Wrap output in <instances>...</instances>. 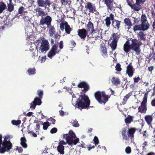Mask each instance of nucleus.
<instances>
[{
	"instance_id": "f257e3e1",
	"label": "nucleus",
	"mask_w": 155,
	"mask_h": 155,
	"mask_svg": "<svg viewBox=\"0 0 155 155\" xmlns=\"http://www.w3.org/2000/svg\"><path fill=\"white\" fill-rule=\"evenodd\" d=\"M137 129L134 127H130L129 126L122 129L121 134L123 140H125L126 143L128 142L130 139L131 143L133 142L134 134Z\"/></svg>"
},
{
	"instance_id": "f03ea898",
	"label": "nucleus",
	"mask_w": 155,
	"mask_h": 155,
	"mask_svg": "<svg viewBox=\"0 0 155 155\" xmlns=\"http://www.w3.org/2000/svg\"><path fill=\"white\" fill-rule=\"evenodd\" d=\"M90 101L87 95L84 94L79 95L77 99L75 107L80 110L88 108L90 106Z\"/></svg>"
},
{
	"instance_id": "7ed1b4c3",
	"label": "nucleus",
	"mask_w": 155,
	"mask_h": 155,
	"mask_svg": "<svg viewBox=\"0 0 155 155\" xmlns=\"http://www.w3.org/2000/svg\"><path fill=\"white\" fill-rule=\"evenodd\" d=\"M111 21H112V25L114 28H117L119 31L121 21L118 20L114 19V15L110 13L109 16H107L104 19L105 24L106 27L109 28L111 24Z\"/></svg>"
},
{
	"instance_id": "20e7f679",
	"label": "nucleus",
	"mask_w": 155,
	"mask_h": 155,
	"mask_svg": "<svg viewBox=\"0 0 155 155\" xmlns=\"http://www.w3.org/2000/svg\"><path fill=\"white\" fill-rule=\"evenodd\" d=\"M120 38V34L118 32L113 33L110 37L109 41L110 42L109 45L113 51L115 50L116 49L118 41Z\"/></svg>"
},
{
	"instance_id": "39448f33",
	"label": "nucleus",
	"mask_w": 155,
	"mask_h": 155,
	"mask_svg": "<svg viewBox=\"0 0 155 155\" xmlns=\"http://www.w3.org/2000/svg\"><path fill=\"white\" fill-rule=\"evenodd\" d=\"M94 96L97 101L101 104H105L109 98L108 95H106L104 91H97L95 93Z\"/></svg>"
},
{
	"instance_id": "423d86ee",
	"label": "nucleus",
	"mask_w": 155,
	"mask_h": 155,
	"mask_svg": "<svg viewBox=\"0 0 155 155\" xmlns=\"http://www.w3.org/2000/svg\"><path fill=\"white\" fill-rule=\"evenodd\" d=\"M63 41H61L59 42V47L60 50H58V46L56 44H54L48 54V57L50 58H52L53 56L57 54L58 53L60 50L63 48Z\"/></svg>"
},
{
	"instance_id": "0eeeda50",
	"label": "nucleus",
	"mask_w": 155,
	"mask_h": 155,
	"mask_svg": "<svg viewBox=\"0 0 155 155\" xmlns=\"http://www.w3.org/2000/svg\"><path fill=\"white\" fill-rule=\"evenodd\" d=\"M131 40V50L134 51L137 55L140 54L141 53L140 46L142 45V42L140 41H138V40L135 38L132 39Z\"/></svg>"
},
{
	"instance_id": "6e6552de",
	"label": "nucleus",
	"mask_w": 155,
	"mask_h": 155,
	"mask_svg": "<svg viewBox=\"0 0 155 155\" xmlns=\"http://www.w3.org/2000/svg\"><path fill=\"white\" fill-rule=\"evenodd\" d=\"M2 147L0 148V152L1 153H4L6 151H8L11 149L12 147V145L10 142H3L2 144Z\"/></svg>"
},
{
	"instance_id": "1a4fd4ad",
	"label": "nucleus",
	"mask_w": 155,
	"mask_h": 155,
	"mask_svg": "<svg viewBox=\"0 0 155 155\" xmlns=\"http://www.w3.org/2000/svg\"><path fill=\"white\" fill-rule=\"evenodd\" d=\"M52 21V18L49 15H47L45 17H41L40 21V25H46L47 26L50 25Z\"/></svg>"
},
{
	"instance_id": "9d476101",
	"label": "nucleus",
	"mask_w": 155,
	"mask_h": 155,
	"mask_svg": "<svg viewBox=\"0 0 155 155\" xmlns=\"http://www.w3.org/2000/svg\"><path fill=\"white\" fill-rule=\"evenodd\" d=\"M49 49V43L47 40H42L41 44L40 47L39 49L41 52H43L44 51H48Z\"/></svg>"
},
{
	"instance_id": "9b49d317",
	"label": "nucleus",
	"mask_w": 155,
	"mask_h": 155,
	"mask_svg": "<svg viewBox=\"0 0 155 155\" xmlns=\"http://www.w3.org/2000/svg\"><path fill=\"white\" fill-rule=\"evenodd\" d=\"M37 5L39 7H45V8L47 6L49 8L51 4L49 0H37Z\"/></svg>"
},
{
	"instance_id": "f8f14e48",
	"label": "nucleus",
	"mask_w": 155,
	"mask_h": 155,
	"mask_svg": "<svg viewBox=\"0 0 155 155\" xmlns=\"http://www.w3.org/2000/svg\"><path fill=\"white\" fill-rule=\"evenodd\" d=\"M78 87L79 88H83L81 90V91L85 93L90 89V87L89 84L86 82L82 81L78 84Z\"/></svg>"
},
{
	"instance_id": "ddd939ff",
	"label": "nucleus",
	"mask_w": 155,
	"mask_h": 155,
	"mask_svg": "<svg viewBox=\"0 0 155 155\" xmlns=\"http://www.w3.org/2000/svg\"><path fill=\"white\" fill-rule=\"evenodd\" d=\"M147 100L143 99V100L141 103V105L138 107L139 112L142 113H146L147 110Z\"/></svg>"
},
{
	"instance_id": "4468645a",
	"label": "nucleus",
	"mask_w": 155,
	"mask_h": 155,
	"mask_svg": "<svg viewBox=\"0 0 155 155\" xmlns=\"http://www.w3.org/2000/svg\"><path fill=\"white\" fill-rule=\"evenodd\" d=\"M87 31L89 32L91 34H94L97 32V29H95L94 24L90 21H89L87 25Z\"/></svg>"
},
{
	"instance_id": "2eb2a0df",
	"label": "nucleus",
	"mask_w": 155,
	"mask_h": 155,
	"mask_svg": "<svg viewBox=\"0 0 155 155\" xmlns=\"http://www.w3.org/2000/svg\"><path fill=\"white\" fill-rule=\"evenodd\" d=\"M77 32L78 35L83 40H84L87 36V31L84 28L79 29L78 30ZM87 37L89 38H91L89 36V35H87Z\"/></svg>"
},
{
	"instance_id": "dca6fc26",
	"label": "nucleus",
	"mask_w": 155,
	"mask_h": 155,
	"mask_svg": "<svg viewBox=\"0 0 155 155\" xmlns=\"http://www.w3.org/2000/svg\"><path fill=\"white\" fill-rule=\"evenodd\" d=\"M85 8L87 10H89L90 13H93L97 11L95 5L91 2H87V5H85Z\"/></svg>"
},
{
	"instance_id": "f3484780",
	"label": "nucleus",
	"mask_w": 155,
	"mask_h": 155,
	"mask_svg": "<svg viewBox=\"0 0 155 155\" xmlns=\"http://www.w3.org/2000/svg\"><path fill=\"white\" fill-rule=\"evenodd\" d=\"M41 98L38 97H36L31 104L30 108H33V109H35L36 105H40L42 103Z\"/></svg>"
},
{
	"instance_id": "a211bd4d",
	"label": "nucleus",
	"mask_w": 155,
	"mask_h": 155,
	"mask_svg": "<svg viewBox=\"0 0 155 155\" xmlns=\"http://www.w3.org/2000/svg\"><path fill=\"white\" fill-rule=\"evenodd\" d=\"M105 4L106 5L108 9L111 11L114 10L115 7L113 6V0H103Z\"/></svg>"
},
{
	"instance_id": "6ab92c4d",
	"label": "nucleus",
	"mask_w": 155,
	"mask_h": 155,
	"mask_svg": "<svg viewBox=\"0 0 155 155\" xmlns=\"http://www.w3.org/2000/svg\"><path fill=\"white\" fill-rule=\"evenodd\" d=\"M63 137L67 140L68 139L75 138L76 136L75 134L71 130L69 131V133L63 135Z\"/></svg>"
},
{
	"instance_id": "aec40b11",
	"label": "nucleus",
	"mask_w": 155,
	"mask_h": 155,
	"mask_svg": "<svg viewBox=\"0 0 155 155\" xmlns=\"http://www.w3.org/2000/svg\"><path fill=\"white\" fill-rule=\"evenodd\" d=\"M133 68L130 63L127 66L126 70V73L128 74L129 77H131L134 74Z\"/></svg>"
},
{
	"instance_id": "412c9836",
	"label": "nucleus",
	"mask_w": 155,
	"mask_h": 155,
	"mask_svg": "<svg viewBox=\"0 0 155 155\" xmlns=\"http://www.w3.org/2000/svg\"><path fill=\"white\" fill-rule=\"evenodd\" d=\"M37 15L38 17L41 16L42 17H43L47 14H45V12L40 8H38L35 9Z\"/></svg>"
},
{
	"instance_id": "4be33fe9",
	"label": "nucleus",
	"mask_w": 155,
	"mask_h": 155,
	"mask_svg": "<svg viewBox=\"0 0 155 155\" xmlns=\"http://www.w3.org/2000/svg\"><path fill=\"white\" fill-rule=\"evenodd\" d=\"M79 141V138L69 139L66 140L68 144L69 145H76Z\"/></svg>"
},
{
	"instance_id": "5701e85b",
	"label": "nucleus",
	"mask_w": 155,
	"mask_h": 155,
	"mask_svg": "<svg viewBox=\"0 0 155 155\" xmlns=\"http://www.w3.org/2000/svg\"><path fill=\"white\" fill-rule=\"evenodd\" d=\"M130 8L135 11H138L142 9V7L140 4L136 2L132 5Z\"/></svg>"
},
{
	"instance_id": "b1692460",
	"label": "nucleus",
	"mask_w": 155,
	"mask_h": 155,
	"mask_svg": "<svg viewBox=\"0 0 155 155\" xmlns=\"http://www.w3.org/2000/svg\"><path fill=\"white\" fill-rule=\"evenodd\" d=\"M101 54L104 57H107V49L105 45H101Z\"/></svg>"
},
{
	"instance_id": "393cba45",
	"label": "nucleus",
	"mask_w": 155,
	"mask_h": 155,
	"mask_svg": "<svg viewBox=\"0 0 155 155\" xmlns=\"http://www.w3.org/2000/svg\"><path fill=\"white\" fill-rule=\"evenodd\" d=\"M111 81L113 84L116 86L120 84V80L118 78L113 77L111 79Z\"/></svg>"
},
{
	"instance_id": "a878e982",
	"label": "nucleus",
	"mask_w": 155,
	"mask_h": 155,
	"mask_svg": "<svg viewBox=\"0 0 155 155\" xmlns=\"http://www.w3.org/2000/svg\"><path fill=\"white\" fill-rule=\"evenodd\" d=\"M144 119L148 125L149 126L151 125V123L153 120V117L151 115H147L145 117Z\"/></svg>"
},
{
	"instance_id": "bb28decb",
	"label": "nucleus",
	"mask_w": 155,
	"mask_h": 155,
	"mask_svg": "<svg viewBox=\"0 0 155 155\" xmlns=\"http://www.w3.org/2000/svg\"><path fill=\"white\" fill-rule=\"evenodd\" d=\"M140 25V27L142 29V30L145 31L148 29L150 26V25L148 22H141Z\"/></svg>"
},
{
	"instance_id": "cd10ccee",
	"label": "nucleus",
	"mask_w": 155,
	"mask_h": 155,
	"mask_svg": "<svg viewBox=\"0 0 155 155\" xmlns=\"http://www.w3.org/2000/svg\"><path fill=\"white\" fill-rule=\"evenodd\" d=\"M137 37L138 39L140 41H145L146 40V36L145 34L142 31H140L137 35Z\"/></svg>"
},
{
	"instance_id": "c85d7f7f",
	"label": "nucleus",
	"mask_w": 155,
	"mask_h": 155,
	"mask_svg": "<svg viewBox=\"0 0 155 155\" xmlns=\"http://www.w3.org/2000/svg\"><path fill=\"white\" fill-rule=\"evenodd\" d=\"M6 4L2 1H0V15L6 8Z\"/></svg>"
},
{
	"instance_id": "c756f323",
	"label": "nucleus",
	"mask_w": 155,
	"mask_h": 155,
	"mask_svg": "<svg viewBox=\"0 0 155 155\" xmlns=\"http://www.w3.org/2000/svg\"><path fill=\"white\" fill-rule=\"evenodd\" d=\"M124 21L126 25L128 26V29L130 28L132 25V24L130 19L128 18H125L124 19Z\"/></svg>"
},
{
	"instance_id": "7c9ffc66",
	"label": "nucleus",
	"mask_w": 155,
	"mask_h": 155,
	"mask_svg": "<svg viewBox=\"0 0 155 155\" xmlns=\"http://www.w3.org/2000/svg\"><path fill=\"white\" fill-rule=\"evenodd\" d=\"M20 144L22 147L25 148H26L27 147V145L26 143L27 140L25 137H21L20 139Z\"/></svg>"
},
{
	"instance_id": "2f4dec72",
	"label": "nucleus",
	"mask_w": 155,
	"mask_h": 155,
	"mask_svg": "<svg viewBox=\"0 0 155 155\" xmlns=\"http://www.w3.org/2000/svg\"><path fill=\"white\" fill-rule=\"evenodd\" d=\"M65 32L68 34H69L72 31V29L68 24V22L65 23Z\"/></svg>"
},
{
	"instance_id": "473e14b6",
	"label": "nucleus",
	"mask_w": 155,
	"mask_h": 155,
	"mask_svg": "<svg viewBox=\"0 0 155 155\" xmlns=\"http://www.w3.org/2000/svg\"><path fill=\"white\" fill-rule=\"evenodd\" d=\"M132 92H130L128 94L125 95L124 98L123 99L122 104H125L127 102V100L130 98V97L132 95Z\"/></svg>"
},
{
	"instance_id": "72a5a7b5",
	"label": "nucleus",
	"mask_w": 155,
	"mask_h": 155,
	"mask_svg": "<svg viewBox=\"0 0 155 155\" xmlns=\"http://www.w3.org/2000/svg\"><path fill=\"white\" fill-rule=\"evenodd\" d=\"M64 147L63 145H59L58 147L57 150L58 152L60 154H64Z\"/></svg>"
},
{
	"instance_id": "f704fd0d",
	"label": "nucleus",
	"mask_w": 155,
	"mask_h": 155,
	"mask_svg": "<svg viewBox=\"0 0 155 155\" xmlns=\"http://www.w3.org/2000/svg\"><path fill=\"white\" fill-rule=\"evenodd\" d=\"M27 72L29 75H33L36 73V70L35 68H30L28 70Z\"/></svg>"
},
{
	"instance_id": "c9c22d12",
	"label": "nucleus",
	"mask_w": 155,
	"mask_h": 155,
	"mask_svg": "<svg viewBox=\"0 0 155 155\" xmlns=\"http://www.w3.org/2000/svg\"><path fill=\"white\" fill-rule=\"evenodd\" d=\"M25 9V8L23 6H21L18 9V14L15 15V17L16 18L18 17V14H20L22 15L23 14V13H25V12H24V10Z\"/></svg>"
},
{
	"instance_id": "e433bc0d",
	"label": "nucleus",
	"mask_w": 155,
	"mask_h": 155,
	"mask_svg": "<svg viewBox=\"0 0 155 155\" xmlns=\"http://www.w3.org/2000/svg\"><path fill=\"white\" fill-rule=\"evenodd\" d=\"M133 117L129 115L125 119V123L127 124L130 123L133 121Z\"/></svg>"
},
{
	"instance_id": "4c0bfd02",
	"label": "nucleus",
	"mask_w": 155,
	"mask_h": 155,
	"mask_svg": "<svg viewBox=\"0 0 155 155\" xmlns=\"http://www.w3.org/2000/svg\"><path fill=\"white\" fill-rule=\"evenodd\" d=\"M131 49V46L124 45L123 50L125 53H128L130 51Z\"/></svg>"
},
{
	"instance_id": "58836bf2",
	"label": "nucleus",
	"mask_w": 155,
	"mask_h": 155,
	"mask_svg": "<svg viewBox=\"0 0 155 155\" xmlns=\"http://www.w3.org/2000/svg\"><path fill=\"white\" fill-rule=\"evenodd\" d=\"M47 27L49 28V30L50 33L51 34H54L55 32V28L53 26L50 24V25L47 26Z\"/></svg>"
},
{
	"instance_id": "ea45409f",
	"label": "nucleus",
	"mask_w": 155,
	"mask_h": 155,
	"mask_svg": "<svg viewBox=\"0 0 155 155\" xmlns=\"http://www.w3.org/2000/svg\"><path fill=\"white\" fill-rule=\"evenodd\" d=\"M42 124L43 125V128L44 130H46L48 127L50 125V124L48 121L44 122Z\"/></svg>"
},
{
	"instance_id": "a19ab883",
	"label": "nucleus",
	"mask_w": 155,
	"mask_h": 155,
	"mask_svg": "<svg viewBox=\"0 0 155 155\" xmlns=\"http://www.w3.org/2000/svg\"><path fill=\"white\" fill-rule=\"evenodd\" d=\"M11 122L13 125H19L21 124V121L19 120H13Z\"/></svg>"
},
{
	"instance_id": "79ce46f5",
	"label": "nucleus",
	"mask_w": 155,
	"mask_h": 155,
	"mask_svg": "<svg viewBox=\"0 0 155 155\" xmlns=\"http://www.w3.org/2000/svg\"><path fill=\"white\" fill-rule=\"evenodd\" d=\"M133 30L134 31H140L142 30V29L140 27V25H135L134 26Z\"/></svg>"
},
{
	"instance_id": "37998d69",
	"label": "nucleus",
	"mask_w": 155,
	"mask_h": 155,
	"mask_svg": "<svg viewBox=\"0 0 155 155\" xmlns=\"http://www.w3.org/2000/svg\"><path fill=\"white\" fill-rule=\"evenodd\" d=\"M35 123H36V130H40V124L41 123L42 124V122L41 121H38V120L37 121H35Z\"/></svg>"
},
{
	"instance_id": "c03bdc74",
	"label": "nucleus",
	"mask_w": 155,
	"mask_h": 155,
	"mask_svg": "<svg viewBox=\"0 0 155 155\" xmlns=\"http://www.w3.org/2000/svg\"><path fill=\"white\" fill-rule=\"evenodd\" d=\"M37 93L39 97V98H42L43 95V91L40 90H38L37 91Z\"/></svg>"
},
{
	"instance_id": "a18cd8bd",
	"label": "nucleus",
	"mask_w": 155,
	"mask_h": 155,
	"mask_svg": "<svg viewBox=\"0 0 155 155\" xmlns=\"http://www.w3.org/2000/svg\"><path fill=\"white\" fill-rule=\"evenodd\" d=\"M94 143H94L95 145H96L99 143V141L97 137L96 136H95L93 139Z\"/></svg>"
},
{
	"instance_id": "49530a36",
	"label": "nucleus",
	"mask_w": 155,
	"mask_h": 155,
	"mask_svg": "<svg viewBox=\"0 0 155 155\" xmlns=\"http://www.w3.org/2000/svg\"><path fill=\"white\" fill-rule=\"evenodd\" d=\"M141 22H147V17L146 15L144 14L143 15L141 19Z\"/></svg>"
},
{
	"instance_id": "de8ad7c7",
	"label": "nucleus",
	"mask_w": 155,
	"mask_h": 155,
	"mask_svg": "<svg viewBox=\"0 0 155 155\" xmlns=\"http://www.w3.org/2000/svg\"><path fill=\"white\" fill-rule=\"evenodd\" d=\"M7 7V9L8 11L9 12H12L14 9V6H12V5H8Z\"/></svg>"
},
{
	"instance_id": "09e8293b",
	"label": "nucleus",
	"mask_w": 155,
	"mask_h": 155,
	"mask_svg": "<svg viewBox=\"0 0 155 155\" xmlns=\"http://www.w3.org/2000/svg\"><path fill=\"white\" fill-rule=\"evenodd\" d=\"M67 22L66 21H65L64 22H62L60 24V29L61 30L63 31H64V26L65 27V23Z\"/></svg>"
},
{
	"instance_id": "8fccbe9b",
	"label": "nucleus",
	"mask_w": 155,
	"mask_h": 155,
	"mask_svg": "<svg viewBox=\"0 0 155 155\" xmlns=\"http://www.w3.org/2000/svg\"><path fill=\"white\" fill-rule=\"evenodd\" d=\"M146 91L147 92L146 93H145V94H144L143 98V99H144L145 98L147 100V98L148 97V93L150 91V90L149 89H147L146 90Z\"/></svg>"
},
{
	"instance_id": "3c124183",
	"label": "nucleus",
	"mask_w": 155,
	"mask_h": 155,
	"mask_svg": "<svg viewBox=\"0 0 155 155\" xmlns=\"http://www.w3.org/2000/svg\"><path fill=\"white\" fill-rule=\"evenodd\" d=\"M149 58H151V59H153L155 61V52L153 51L152 54H150L149 56Z\"/></svg>"
},
{
	"instance_id": "603ef678",
	"label": "nucleus",
	"mask_w": 155,
	"mask_h": 155,
	"mask_svg": "<svg viewBox=\"0 0 155 155\" xmlns=\"http://www.w3.org/2000/svg\"><path fill=\"white\" fill-rule=\"evenodd\" d=\"M72 125L75 127H78L79 126V124L78 123V121L76 120H75L73 121V122L72 123Z\"/></svg>"
},
{
	"instance_id": "864d4df0",
	"label": "nucleus",
	"mask_w": 155,
	"mask_h": 155,
	"mask_svg": "<svg viewBox=\"0 0 155 155\" xmlns=\"http://www.w3.org/2000/svg\"><path fill=\"white\" fill-rule=\"evenodd\" d=\"M125 151L127 154L130 153L131 151V148L129 146L127 147L125 149Z\"/></svg>"
},
{
	"instance_id": "5fc2aeb1",
	"label": "nucleus",
	"mask_w": 155,
	"mask_h": 155,
	"mask_svg": "<svg viewBox=\"0 0 155 155\" xmlns=\"http://www.w3.org/2000/svg\"><path fill=\"white\" fill-rule=\"evenodd\" d=\"M120 65L119 64H117L115 66L116 70L118 71H120L121 70V68L120 67Z\"/></svg>"
},
{
	"instance_id": "6e6d98bb",
	"label": "nucleus",
	"mask_w": 155,
	"mask_h": 155,
	"mask_svg": "<svg viewBox=\"0 0 155 155\" xmlns=\"http://www.w3.org/2000/svg\"><path fill=\"white\" fill-rule=\"evenodd\" d=\"M58 130L56 128L54 127L50 130V133L52 134L55 133Z\"/></svg>"
},
{
	"instance_id": "4d7b16f0",
	"label": "nucleus",
	"mask_w": 155,
	"mask_h": 155,
	"mask_svg": "<svg viewBox=\"0 0 155 155\" xmlns=\"http://www.w3.org/2000/svg\"><path fill=\"white\" fill-rule=\"evenodd\" d=\"M48 120L50 121V122H51L53 124H55V122L56 120L53 118L51 117L49 118L48 119Z\"/></svg>"
},
{
	"instance_id": "13d9d810",
	"label": "nucleus",
	"mask_w": 155,
	"mask_h": 155,
	"mask_svg": "<svg viewBox=\"0 0 155 155\" xmlns=\"http://www.w3.org/2000/svg\"><path fill=\"white\" fill-rule=\"evenodd\" d=\"M95 146L94 145H92L91 144H89L88 146L87 147V148L88 149V150H90L94 148Z\"/></svg>"
},
{
	"instance_id": "bf43d9fd",
	"label": "nucleus",
	"mask_w": 155,
	"mask_h": 155,
	"mask_svg": "<svg viewBox=\"0 0 155 155\" xmlns=\"http://www.w3.org/2000/svg\"><path fill=\"white\" fill-rule=\"evenodd\" d=\"M134 82L135 83H137L139 80H140V78L139 77H135L134 78Z\"/></svg>"
},
{
	"instance_id": "052dcab7",
	"label": "nucleus",
	"mask_w": 155,
	"mask_h": 155,
	"mask_svg": "<svg viewBox=\"0 0 155 155\" xmlns=\"http://www.w3.org/2000/svg\"><path fill=\"white\" fill-rule=\"evenodd\" d=\"M145 1V0H136V2L140 4H142L144 3Z\"/></svg>"
},
{
	"instance_id": "680f3d73",
	"label": "nucleus",
	"mask_w": 155,
	"mask_h": 155,
	"mask_svg": "<svg viewBox=\"0 0 155 155\" xmlns=\"http://www.w3.org/2000/svg\"><path fill=\"white\" fill-rule=\"evenodd\" d=\"M61 2L62 4L66 5L68 3V0H61Z\"/></svg>"
},
{
	"instance_id": "e2e57ef3",
	"label": "nucleus",
	"mask_w": 155,
	"mask_h": 155,
	"mask_svg": "<svg viewBox=\"0 0 155 155\" xmlns=\"http://www.w3.org/2000/svg\"><path fill=\"white\" fill-rule=\"evenodd\" d=\"M9 136H5L4 138V139L3 141V142H10L9 140H8V139L9 138Z\"/></svg>"
},
{
	"instance_id": "0e129e2a",
	"label": "nucleus",
	"mask_w": 155,
	"mask_h": 155,
	"mask_svg": "<svg viewBox=\"0 0 155 155\" xmlns=\"http://www.w3.org/2000/svg\"><path fill=\"white\" fill-rule=\"evenodd\" d=\"M66 143L67 142H65L63 140H61L59 142V145H66Z\"/></svg>"
},
{
	"instance_id": "69168bd1",
	"label": "nucleus",
	"mask_w": 155,
	"mask_h": 155,
	"mask_svg": "<svg viewBox=\"0 0 155 155\" xmlns=\"http://www.w3.org/2000/svg\"><path fill=\"white\" fill-rule=\"evenodd\" d=\"M16 149L19 153H22L23 151L22 148L21 147H17Z\"/></svg>"
},
{
	"instance_id": "338daca9",
	"label": "nucleus",
	"mask_w": 155,
	"mask_h": 155,
	"mask_svg": "<svg viewBox=\"0 0 155 155\" xmlns=\"http://www.w3.org/2000/svg\"><path fill=\"white\" fill-rule=\"evenodd\" d=\"M126 2L127 5L131 7L132 5L131 2L129 0H126Z\"/></svg>"
},
{
	"instance_id": "774afa93",
	"label": "nucleus",
	"mask_w": 155,
	"mask_h": 155,
	"mask_svg": "<svg viewBox=\"0 0 155 155\" xmlns=\"http://www.w3.org/2000/svg\"><path fill=\"white\" fill-rule=\"evenodd\" d=\"M151 104L153 106H155V99L152 100L151 102Z\"/></svg>"
}]
</instances>
